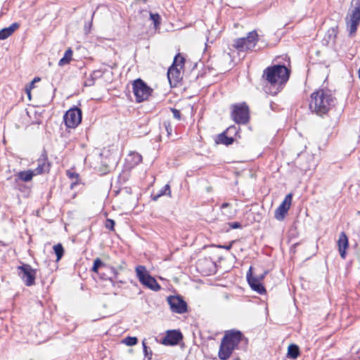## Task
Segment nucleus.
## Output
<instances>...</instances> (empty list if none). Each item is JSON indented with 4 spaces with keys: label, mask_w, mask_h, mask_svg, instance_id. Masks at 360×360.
Here are the masks:
<instances>
[{
    "label": "nucleus",
    "mask_w": 360,
    "mask_h": 360,
    "mask_svg": "<svg viewBox=\"0 0 360 360\" xmlns=\"http://www.w3.org/2000/svg\"><path fill=\"white\" fill-rule=\"evenodd\" d=\"M290 75V70L285 65L277 64L265 68L263 71L262 78L271 89L270 93L276 94L288 82Z\"/></svg>",
    "instance_id": "1"
},
{
    "label": "nucleus",
    "mask_w": 360,
    "mask_h": 360,
    "mask_svg": "<svg viewBox=\"0 0 360 360\" xmlns=\"http://www.w3.org/2000/svg\"><path fill=\"white\" fill-rule=\"evenodd\" d=\"M335 98L328 89H319L311 95L309 109L312 112L323 116L335 105Z\"/></svg>",
    "instance_id": "2"
},
{
    "label": "nucleus",
    "mask_w": 360,
    "mask_h": 360,
    "mask_svg": "<svg viewBox=\"0 0 360 360\" xmlns=\"http://www.w3.org/2000/svg\"><path fill=\"white\" fill-rule=\"evenodd\" d=\"M352 7L346 18L347 29L349 37L355 34L360 23V0H353Z\"/></svg>",
    "instance_id": "3"
},
{
    "label": "nucleus",
    "mask_w": 360,
    "mask_h": 360,
    "mask_svg": "<svg viewBox=\"0 0 360 360\" xmlns=\"http://www.w3.org/2000/svg\"><path fill=\"white\" fill-rule=\"evenodd\" d=\"M226 360L229 359L233 351L238 348L240 342L248 343V338L244 336L241 331L236 329L226 330Z\"/></svg>",
    "instance_id": "4"
},
{
    "label": "nucleus",
    "mask_w": 360,
    "mask_h": 360,
    "mask_svg": "<svg viewBox=\"0 0 360 360\" xmlns=\"http://www.w3.org/2000/svg\"><path fill=\"white\" fill-rule=\"evenodd\" d=\"M231 117L238 124H246L250 120V110L245 103L231 106Z\"/></svg>",
    "instance_id": "5"
},
{
    "label": "nucleus",
    "mask_w": 360,
    "mask_h": 360,
    "mask_svg": "<svg viewBox=\"0 0 360 360\" xmlns=\"http://www.w3.org/2000/svg\"><path fill=\"white\" fill-rule=\"evenodd\" d=\"M136 273L139 281L144 286L154 291H158L160 289V285L156 279L149 274L145 266L141 265L136 266Z\"/></svg>",
    "instance_id": "6"
},
{
    "label": "nucleus",
    "mask_w": 360,
    "mask_h": 360,
    "mask_svg": "<svg viewBox=\"0 0 360 360\" xmlns=\"http://www.w3.org/2000/svg\"><path fill=\"white\" fill-rule=\"evenodd\" d=\"M258 41V34L256 31L250 32L246 37L237 39L234 46L240 51L252 50Z\"/></svg>",
    "instance_id": "7"
},
{
    "label": "nucleus",
    "mask_w": 360,
    "mask_h": 360,
    "mask_svg": "<svg viewBox=\"0 0 360 360\" xmlns=\"http://www.w3.org/2000/svg\"><path fill=\"white\" fill-rule=\"evenodd\" d=\"M18 274L26 286H32L35 284L37 269H33L28 264H22L17 267Z\"/></svg>",
    "instance_id": "8"
},
{
    "label": "nucleus",
    "mask_w": 360,
    "mask_h": 360,
    "mask_svg": "<svg viewBox=\"0 0 360 360\" xmlns=\"http://www.w3.org/2000/svg\"><path fill=\"white\" fill-rule=\"evenodd\" d=\"M133 91L136 102L140 103L148 99L152 89L142 79H137L133 83Z\"/></svg>",
    "instance_id": "9"
},
{
    "label": "nucleus",
    "mask_w": 360,
    "mask_h": 360,
    "mask_svg": "<svg viewBox=\"0 0 360 360\" xmlns=\"http://www.w3.org/2000/svg\"><path fill=\"white\" fill-rule=\"evenodd\" d=\"M63 120L68 128L75 129L82 121V110L78 108L68 110L63 116Z\"/></svg>",
    "instance_id": "10"
},
{
    "label": "nucleus",
    "mask_w": 360,
    "mask_h": 360,
    "mask_svg": "<svg viewBox=\"0 0 360 360\" xmlns=\"http://www.w3.org/2000/svg\"><path fill=\"white\" fill-rule=\"evenodd\" d=\"M292 194H288L281 205L276 209L274 212V218L278 221H283L288 210H290V205L292 202Z\"/></svg>",
    "instance_id": "11"
},
{
    "label": "nucleus",
    "mask_w": 360,
    "mask_h": 360,
    "mask_svg": "<svg viewBox=\"0 0 360 360\" xmlns=\"http://www.w3.org/2000/svg\"><path fill=\"white\" fill-rule=\"evenodd\" d=\"M167 302L172 312L184 314L187 311V304L181 297L169 296Z\"/></svg>",
    "instance_id": "12"
},
{
    "label": "nucleus",
    "mask_w": 360,
    "mask_h": 360,
    "mask_svg": "<svg viewBox=\"0 0 360 360\" xmlns=\"http://www.w3.org/2000/svg\"><path fill=\"white\" fill-rule=\"evenodd\" d=\"M183 339V335L180 330H167L166 335L162 340V344L167 346H174L178 345Z\"/></svg>",
    "instance_id": "13"
},
{
    "label": "nucleus",
    "mask_w": 360,
    "mask_h": 360,
    "mask_svg": "<svg viewBox=\"0 0 360 360\" xmlns=\"http://www.w3.org/2000/svg\"><path fill=\"white\" fill-rule=\"evenodd\" d=\"M252 266L250 267L248 271L247 272V281L250 286V288L257 293L262 295L265 293L266 290L264 285H262V282L257 278L256 277H254L252 275Z\"/></svg>",
    "instance_id": "14"
},
{
    "label": "nucleus",
    "mask_w": 360,
    "mask_h": 360,
    "mask_svg": "<svg viewBox=\"0 0 360 360\" xmlns=\"http://www.w3.org/2000/svg\"><path fill=\"white\" fill-rule=\"evenodd\" d=\"M180 68L172 65L167 71V77L171 85L176 86L181 79V72Z\"/></svg>",
    "instance_id": "15"
},
{
    "label": "nucleus",
    "mask_w": 360,
    "mask_h": 360,
    "mask_svg": "<svg viewBox=\"0 0 360 360\" xmlns=\"http://www.w3.org/2000/svg\"><path fill=\"white\" fill-rule=\"evenodd\" d=\"M50 170V163L49 162L46 157L43 156L42 158L37 160V167L32 170L36 175L41 174L43 173H47Z\"/></svg>",
    "instance_id": "16"
},
{
    "label": "nucleus",
    "mask_w": 360,
    "mask_h": 360,
    "mask_svg": "<svg viewBox=\"0 0 360 360\" xmlns=\"http://www.w3.org/2000/svg\"><path fill=\"white\" fill-rule=\"evenodd\" d=\"M338 250L342 259L346 258V250L349 246L348 238L345 232H341L338 240Z\"/></svg>",
    "instance_id": "17"
},
{
    "label": "nucleus",
    "mask_w": 360,
    "mask_h": 360,
    "mask_svg": "<svg viewBox=\"0 0 360 360\" xmlns=\"http://www.w3.org/2000/svg\"><path fill=\"white\" fill-rule=\"evenodd\" d=\"M20 27L19 23L14 22L9 27H5L0 30V40H4L11 36L13 32Z\"/></svg>",
    "instance_id": "18"
},
{
    "label": "nucleus",
    "mask_w": 360,
    "mask_h": 360,
    "mask_svg": "<svg viewBox=\"0 0 360 360\" xmlns=\"http://www.w3.org/2000/svg\"><path fill=\"white\" fill-rule=\"evenodd\" d=\"M34 176H35L34 172L30 169L19 172L15 174V181L18 180H21L24 182H28L32 179Z\"/></svg>",
    "instance_id": "19"
},
{
    "label": "nucleus",
    "mask_w": 360,
    "mask_h": 360,
    "mask_svg": "<svg viewBox=\"0 0 360 360\" xmlns=\"http://www.w3.org/2000/svg\"><path fill=\"white\" fill-rule=\"evenodd\" d=\"M300 355V348L297 345L291 344L288 348V357L295 359Z\"/></svg>",
    "instance_id": "20"
},
{
    "label": "nucleus",
    "mask_w": 360,
    "mask_h": 360,
    "mask_svg": "<svg viewBox=\"0 0 360 360\" xmlns=\"http://www.w3.org/2000/svg\"><path fill=\"white\" fill-rule=\"evenodd\" d=\"M162 195L171 196V190L169 184H166L164 187H162L156 195L153 194L152 195V199L154 201H156Z\"/></svg>",
    "instance_id": "21"
},
{
    "label": "nucleus",
    "mask_w": 360,
    "mask_h": 360,
    "mask_svg": "<svg viewBox=\"0 0 360 360\" xmlns=\"http://www.w3.org/2000/svg\"><path fill=\"white\" fill-rule=\"evenodd\" d=\"M72 50L70 48L68 49L65 51L63 57L59 60L58 65L64 66L67 64H69L72 60Z\"/></svg>",
    "instance_id": "22"
},
{
    "label": "nucleus",
    "mask_w": 360,
    "mask_h": 360,
    "mask_svg": "<svg viewBox=\"0 0 360 360\" xmlns=\"http://www.w3.org/2000/svg\"><path fill=\"white\" fill-rule=\"evenodd\" d=\"M185 58L182 57L180 53H178L175 56L174 58V61L172 65H175L180 69H183L184 66Z\"/></svg>",
    "instance_id": "23"
},
{
    "label": "nucleus",
    "mask_w": 360,
    "mask_h": 360,
    "mask_svg": "<svg viewBox=\"0 0 360 360\" xmlns=\"http://www.w3.org/2000/svg\"><path fill=\"white\" fill-rule=\"evenodd\" d=\"M53 248L56 255L57 261H59L64 255V248L60 243L55 245Z\"/></svg>",
    "instance_id": "24"
},
{
    "label": "nucleus",
    "mask_w": 360,
    "mask_h": 360,
    "mask_svg": "<svg viewBox=\"0 0 360 360\" xmlns=\"http://www.w3.org/2000/svg\"><path fill=\"white\" fill-rule=\"evenodd\" d=\"M129 157L131 158V165L132 166H136L139 165L142 161V156L136 152L131 153L129 155Z\"/></svg>",
    "instance_id": "25"
},
{
    "label": "nucleus",
    "mask_w": 360,
    "mask_h": 360,
    "mask_svg": "<svg viewBox=\"0 0 360 360\" xmlns=\"http://www.w3.org/2000/svg\"><path fill=\"white\" fill-rule=\"evenodd\" d=\"M105 266V264L101 261V259L100 258H96L94 262V265L91 268V271L94 273H98L99 269Z\"/></svg>",
    "instance_id": "26"
},
{
    "label": "nucleus",
    "mask_w": 360,
    "mask_h": 360,
    "mask_svg": "<svg viewBox=\"0 0 360 360\" xmlns=\"http://www.w3.org/2000/svg\"><path fill=\"white\" fill-rule=\"evenodd\" d=\"M239 130H240V128L239 127H236L235 125H231L229 127L226 128V135H232L233 134L235 136H238L240 137L239 136Z\"/></svg>",
    "instance_id": "27"
},
{
    "label": "nucleus",
    "mask_w": 360,
    "mask_h": 360,
    "mask_svg": "<svg viewBox=\"0 0 360 360\" xmlns=\"http://www.w3.org/2000/svg\"><path fill=\"white\" fill-rule=\"evenodd\" d=\"M219 357L221 360H225V335L221 338L220 348L219 351Z\"/></svg>",
    "instance_id": "28"
},
{
    "label": "nucleus",
    "mask_w": 360,
    "mask_h": 360,
    "mask_svg": "<svg viewBox=\"0 0 360 360\" xmlns=\"http://www.w3.org/2000/svg\"><path fill=\"white\" fill-rule=\"evenodd\" d=\"M123 342L128 346H133L138 342V339L136 337L129 336L123 340Z\"/></svg>",
    "instance_id": "29"
},
{
    "label": "nucleus",
    "mask_w": 360,
    "mask_h": 360,
    "mask_svg": "<svg viewBox=\"0 0 360 360\" xmlns=\"http://www.w3.org/2000/svg\"><path fill=\"white\" fill-rule=\"evenodd\" d=\"M150 18L153 20L154 25L157 27L160 25V16L158 13H150Z\"/></svg>",
    "instance_id": "30"
},
{
    "label": "nucleus",
    "mask_w": 360,
    "mask_h": 360,
    "mask_svg": "<svg viewBox=\"0 0 360 360\" xmlns=\"http://www.w3.org/2000/svg\"><path fill=\"white\" fill-rule=\"evenodd\" d=\"M214 142L216 144H225V131H222L216 136L214 139Z\"/></svg>",
    "instance_id": "31"
},
{
    "label": "nucleus",
    "mask_w": 360,
    "mask_h": 360,
    "mask_svg": "<svg viewBox=\"0 0 360 360\" xmlns=\"http://www.w3.org/2000/svg\"><path fill=\"white\" fill-rule=\"evenodd\" d=\"M142 345L145 356L148 357V360H150L153 355V352L150 350H148V347L146 345L145 340H143Z\"/></svg>",
    "instance_id": "32"
},
{
    "label": "nucleus",
    "mask_w": 360,
    "mask_h": 360,
    "mask_svg": "<svg viewBox=\"0 0 360 360\" xmlns=\"http://www.w3.org/2000/svg\"><path fill=\"white\" fill-rule=\"evenodd\" d=\"M115 224V223L114 220L110 219H107L105 221V226L107 229L113 231Z\"/></svg>",
    "instance_id": "33"
},
{
    "label": "nucleus",
    "mask_w": 360,
    "mask_h": 360,
    "mask_svg": "<svg viewBox=\"0 0 360 360\" xmlns=\"http://www.w3.org/2000/svg\"><path fill=\"white\" fill-rule=\"evenodd\" d=\"M96 80V79H94L91 75H90L89 77L86 78L84 81V85L85 86H91L94 84Z\"/></svg>",
    "instance_id": "34"
},
{
    "label": "nucleus",
    "mask_w": 360,
    "mask_h": 360,
    "mask_svg": "<svg viewBox=\"0 0 360 360\" xmlns=\"http://www.w3.org/2000/svg\"><path fill=\"white\" fill-rule=\"evenodd\" d=\"M104 72L101 70H96L92 72L91 74L94 79H97L103 76Z\"/></svg>",
    "instance_id": "35"
},
{
    "label": "nucleus",
    "mask_w": 360,
    "mask_h": 360,
    "mask_svg": "<svg viewBox=\"0 0 360 360\" xmlns=\"http://www.w3.org/2000/svg\"><path fill=\"white\" fill-rule=\"evenodd\" d=\"M171 110L172 112L174 117L176 118V120H179L181 119L180 111L175 108H172Z\"/></svg>",
    "instance_id": "36"
},
{
    "label": "nucleus",
    "mask_w": 360,
    "mask_h": 360,
    "mask_svg": "<svg viewBox=\"0 0 360 360\" xmlns=\"http://www.w3.org/2000/svg\"><path fill=\"white\" fill-rule=\"evenodd\" d=\"M67 175L72 179H73L74 178L75 179H77L78 176H79V174L75 173V172H70V171H67Z\"/></svg>",
    "instance_id": "37"
},
{
    "label": "nucleus",
    "mask_w": 360,
    "mask_h": 360,
    "mask_svg": "<svg viewBox=\"0 0 360 360\" xmlns=\"http://www.w3.org/2000/svg\"><path fill=\"white\" fill-rule=\"evenodd\" d=\"M235 141V139L231 135H226V146L232 144Z\"/></svg>",
    "instance_id": "38"
},
{
    "label": "nucleus",
    "mask_w": 360,
    "mask_h": 360,
    "mask_svg": "<svg viewBox=\"0 0 360 360\" xmlns=\"http://www.w3.org/2000/svg\"><path fill=\"white\" fill-rule=\"evenodd\" d=\"M231 229H236L241 227V224L239 222H233L229 224Z\"/></svg>",
    "instance_id": "39"
},
{
    "label": "nucleus",
    "mask_w": 360,
    "mask_h": 360,
    "mask_svg": "<svg viewBox=\"0 0 360 360\" xmlns=\"http://www.w3.org/2000/svg\"><path fill=\"white\" fill-rule=\"evenodd\" d=\"M266 274H267V271H264L263 274H260L259 276H254V277H256L257 278H258L262 282V281L264 279V278L265 277Z\"/></svg>",
    "instance_id": "40"
},
{
    "label": "nucleus",
    "mask_w": 360,
    "mask_h": 360,
    "mask_svg": "<svg viewBox=\"0 0 360 360\" xmlns=\"http://www.w3.org/2000/svg\"><path fill=\"white\" fill-rule=\"evenodd\" d=\"M34 82H32L30 84V87L29 89H26V91H27V94L28 95V96L30 98V89L34 88Z\"/></svg>",
    "instance_id": "41"
},
{
    "label": "nucleus",
    "mask_w": 360,
    "mask_h": 360,
    "mask_svg": "<svg viewBox=\"0 0 360 360\" xmlns=\"http://www.w3.org/2000/svg\"><path fill=\"white\" fill-rule=\"evenodd\" d=\"M121 283H122V281L113 283V286L115 287L117 285V287H120V284H121Z\"/></svg>",
    "instance_id": "42"
},
{
    "label": "nucleus",
    "mask_w": 360,
    "mask_h": 360,
    "mask_svg": "<svg viewBox=\"0 0 360 360\" xmlns=\"http://www.w3.org/2000/svg\"><path fill=\"white\" fill-rule=\"evenodd\" d=\"M40 81V78L39 77H34V79L32 80L33 82H39Z\"/></svg>",
    "instance_id": "43"
},
{
    "label": "nucleus",
    "mask_w": 360,
    "mask_h": 360,
    "mask_svg": "<svg viewBox=\"0 0 360 360\" xmlns=\"http://www.w3.org/2000/svg\"><path fill=\"white\" fill-rule=\"evenodd\" d=\"M165 127H166V129H167V131L168 134H169V130H172V128H169H169H168V126H167V125H165Z\"/></svg>",
    "instance_id": "44"
},
{
    "label": "nucleus",
    "mask_w": 360,
    "mask_h": 360,
    "mask_svg": "<svg viewBox=\"0 0 360 360\" xmlns=\"http://www.w3.org/2000/svg\"><path fill=\"white\" fill-rule=\"evenodd\" d=\"M165 127H166V129H167V131L168 134H169V130H172V128H169H169H168V126H167V125H165Z\"/></svg>",
    "instance_id": "45"
},
{
    "label": "nucleus",
    "mask_w": 360,
    "mask_h": 360,
    "mask_svg": "<svg viewBox=\"0 0 360 360\" xmlns=\"http://www.w3.org/2000/svg\"><path fill=\"white\" fill-rule=\"evenodd\" d=\"M111 271L113 272V274H115V276H116V274H117L116 271H115L114 269H111Z\"/></svg>",
    "instance_id": "46"
},
{
    "label": "nucleus",
    "mask_w": 360,
    "mask_h": 360,
    "mask_svg": "<svg viewBox=\"0 0 360 360\" xmlns=\"http://www.w3.org/2000/svg\"><path fill=\"white\" fill-rule=\"evenodd\" d=\"M221 208H224V207H225V202H223V203L221 205Z\"/></svg>",
    "instance_id": "47"
},
{
    "label": "nucleus",
    "mask_w": 360,
    "mask_h": 360,
    "mask_svg": "<svg viewBox=\"0 0 360 360\" xmlns=\"http://www.w3.org/2000/svg\"><path fill=\"white\" fill-rule=\"evenodd\" d=\"M230 248H231V245H229V246H227V245H226V250H229Z\"/></svg>",
    "instance_id": "48"
},
{
    "label": "nucleus",
    "mask_w": 360,
    "mask_h": 360,
    "mask_svg": "<svg viewBox=\"0 0 360 360\" xmlns=\"http://www.w3.org/2000/svg\"><path fill=\"white\" fill-rule=\"evenodd\" d=\"M233 360H240V359L238 357H236V358L233 359Z\"/></svg>",
    "instance_id": "49"
},
{
    "label": "nucleus",
    "mask_w": 360,
    "mask_h": 360,
    "mask_svg": "<svg viewBox=\"0 0 360 360\" xmlns=\"http://www.w3.org/2000/svg\"><path fill=\"white\" fill-rule=\"evenodd\" d=\"M108 279L110 280V281H112V277H110Z\"/></svg>",
    "instance_id": "50"
},
{
    "label": "nucleus",
    "mask_w": 360,
    "mask_h": 360,
    "mask_svg": "<svg viewBox=\"0 0 360 360\" xmlns=\"http://www.w3.org/2000/svg\"><path fill=\"white\" fill-rule=\"evenodd\" d=\"M357 214H359L360 216V211L357 212Z\"/></svg>",
    "instance_id": "51"
},
{
    "label": "nucleus",
    "mask_w": 360,
    "mask_h": 360,
    "mask_svg": "<svg viewBox=\"0 0 360 360\" xmlns=\"http://www.w3.org/2000/svg\"><path fill=\"white\" fill-rule=\"evenodd\" d=\"M226 207H229V204H228L227 202H226Z\"/></svg>",
    "instance_id": "52"
}]
</instances>
